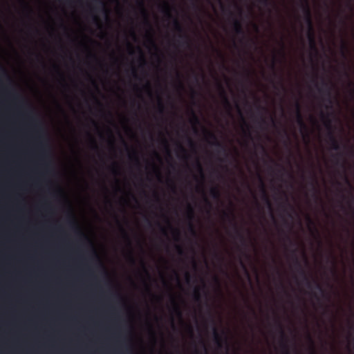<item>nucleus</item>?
<instances>
[{"mask_svg": "<svg viewBox=\"0 0 354 354\" xmlns=\"http://www.w3.org/2000/svg\"><path fill=\"white\" fill-rule=\"evenodd\" d=\"M29 119L38 136L41 157L43 160L47 159L49 157V147L47 142L46 141V133L42 124L41 122L32 114L29 115Z\"/></svg>", "mask_w": 354, "mask_h": 354, "instance_id": "nucleus-1", "label": "nucleus"}, {"mask_svg": "<svg viewBox=\"0 0 354 354\" xmlns=\"http://www.w3.org/2000/svg\"><path fill=\"white\" fill-rule=\"evenodd\" d=\"M230 15L232 17V30L234 34L237 36H241L239 43L244 47L248 48L257 44V41L254 39L249 38L246 37L245 32L243 28L241 20L234 17V15L232 12H230Z\"/></svg>", "mask_w": 354, "mask_h": 354, "instance_id": "nucleus-2", "label": "nucleus"}, {"mask_svg": "<svg viewBox=\"0 0 354 354\" xmlns=\"http://www.w3.org/2000/svg\"><path fill=\"white\" fill-rule=\"evenodd\" d=\"M294 259H295V266L298 268L299 272L301 274V276L302 277L303 281H304V283H305L306 286H307V288H309V289H312L313 284L314 283L315 286V288L319 292H320L322 293V296L326 297L328 300H329L330 299V297L326 294L325 290L323 288L322 285H320L316 280H314L313 281H312L310 279L309 277L307 275L306 271L302 268L300 262L299 261V259H298L297 257L295 255V253H294Z\"/></svg>", "mask_w": 354, "mask_h": 354, "instance_id": "nucleus-3", "label": "nucleus"}, {"mask_svg": "<svg viewBox=\"0 0 354 354\" xmlns=\"http://www.w3.org/2000/svg\"><path fill=\"white\" fill-rule=\"evenodd\" d=\"M329 116V114H326L323 111L321 112V118L328 131L327 136L331 147L335 151H339L341 149V146L338 140L335 136L333 122Z\"/></svg>", "mask_w": 354, "mask_h": 354, "instance_id": "nucleus-4", "label": "nucleus"}, {"mask_svg": "<svg viewBox=\"0 0 354 354\" xmlns=\"http://www.w3.org/2000/svg\"><path fill=\"white\" fill-rule=\"evenodd\" d=\"M223 215L225 218L229 220L230 222L232 223L235 232L236 237L239 240V241L243 245L246 246V239L235 221V215L234 214L233 210H230V212L223 211Z\"/></svg>", "mask_w": 354, "mask_h": 354, "instance_id": "nucleus-5", "label": "nucleus"}, {"mask_svg": "<svg viewBox=\"0 0 354 354\" xmlns=\"http://www.w3.org/2000/svg\"><path fill=\"white\" fill-rule=\"evenodd\" d=\"M212 323V330L214 342L218 348H222L223 345L225 346L227 351L229 350V342L227 337L226 336L224 331H223V336L221 335L218 331V329L215 325V322L213 318L211 319Z\"/></svg>", "mask_w": 354, "mask_h": 354, "instance_id": "nucleus-6", "label": "nucleus"}, {"mask_svg": "<svg viewBox=\"0 0 354 354\" xmlns=\"http://www.w3.org/2000/svg\"><path fill=\"white\" fill-rule=\"evenodd\" d=\"M300 7L304 14V19L307 25L308 30L314 28L312 19V13L308 0H301Z\"/></svg>", "mask_w": 354, "mask_h": 354, "instance_id": "nucleus-7", "label": "nucleus"}, {"mask_svg": "<svg viewBox=\"0 0 354 354\" xmlns=\"http://www.w3.org/2000/svg\"><path fill=\"white\" fill-rule=\"evenodd\" d=\"M295 115H296V121L297 124L299 126L301 132L303 134L304 137H308V128L304 122L301 111V106L298 102L295 103Z\"/></svg>", "mask_w": 354, "mask_h": 354, "instance_id": "nucleus-8", "label": "nucleus"}, {"mask_svg": "<svg viewBox=\"0 0 354 354\" xmlns=\"http://www.w3.org/2000/svg\"><path fill=\"white\" fill-rule=\"evenodd\" d=\"M203 132L207 136V137L212 140V142L210 144L217 148V151L218 153H223L225 156H227L228 153L226 147L218 140L216 136L213 132L208 131L205 127L203 128Z\"/></svg>", "mask_w": 354, "mask_h": 354, "instance_id": "nucleus-9", "label": "nucleus"}, {"mask_svg": "<svg viewBox=\"0 0 354 354\" xmlns=\"http://www.w3.org/2000/svg\"><path fill=\"white\" fill-rule=\"evenodd\" d=\"M276 324L279 331V333L281 335V346L283 350V354H290L289 351L288 345L287 344L288 339L285 334L283 325L278 319L276 321Z\"/></svg>", "mask_w": 354, "mask_h": 354, "instance_id": "nucleus-10", "label": "nucleus"}, {"mask_svg": "<svg viewBox=\"0 0 354 354\" xmlns=\"http://www.w3.org/2000/svg\"><path fill=\"white\" fill-rule=\"evenodd\" d=\"M307 38L309 43V46L311 50L317 52V44L315 39V33L314 28L308 29L307 31Z\"/></svg>", "mask_w": 354, "mask_h": 354, "instance_id": "nucleus-11", "label": "nucleus"}, {"mask_svg": "<svg viewBox=\"0 0 354 354\" xmlns=\"http://www.w3.org/2000/svg\"><path fill=\"white\" fill-rule=\"evenodd\" d=\"M259 180H260V190L262 194V199L266 203L267 206L269 207L270 209H272V204L270 202V200L269 198L268 194L267 193L266 185L263 181L262 178L259 176Z\"/></svg>", "mask_w": 354, "mask_h": 354, "instance_id": "nucleus-12", "label": "nucleus"}, {"mask_svg": "<svg viewBox=\"0 0 354 354\" xmlns=\"http://www.w3.org/2000/svg\"><path fill=\"white\" fill-rule=\"evenodd\" d=\"M194 209L192 208V207L190 205H189L188 208H187V218L189 219L188 227H189V232L194 236H196V232L194 226L192 223V220L194 219Z\"/></svg>", "mask_w": 354, "mask_h": 354, "instance_id": "nucleus-13", "label": "nucleus"}, {"mask_svg": "<svg viewBox=\"0 0 354 354\" xmlns=\"http://www.w3.org/2000/svg\"><path fill=\"white\" fill-rule=\"evenodd\" d=\"M137 1H138V4L139 7L140 8L141 13L145 18V24L150 28V30H152L151 24L148 19L147 11L145 8V4H144L143 0H137Z\"/></svg>", "mask_w": 354, "mask_h": 354, "instance_id": "nucleus-14", "label": "nucleus"}, {"mask_svg": "<svg viewBox=\"0 0 354 354\" xmlns=\"http://www.w3.org/2000/svg\"><path fill=\"white\" fill-rule=\"evenodd\" d=\"M318 90L320 93H325L328 96V101L329 103H331L330 100V87L328 85V84L325 82L322 81V86L320 88H318Z\"/></svg>", "mask_w": 354, "mask_h": 354, "instance_id": "nucleus-15", "label": "nucleus"}, {"mask_svg": "<svg viewBox=\"0 0 354 354\" xmlns=\"http://www.w3.org/2000/svg\"><path fill=\"white\" fill-rule=\"evenodd\" d=\"M257 109L259 113V120H257L256 121L259 123L260 127L267 124L266 120L262 113L263 111H266V108L262 107L259 105V106H257Z\"/></svg>", "mask_w": 354, "mask_h": 354, "instance_id": "nucleus-16", "label": "nucleus"}, {"mask_svg": "<svg viewBox=\"0 0 354 354\" xmlns=\"http://www.w3.org/2000/svg\"><path fill=\"white\" fill-rule=\"evenodd\" d=\"M237 109H238V111H239V113L241 115V120L243 121V123L244 124V126L246 127L245 129H243V133L244 134L248 137L249 138H252V136H251V133L250 131V126L248 125V124L246 122L244 117L243 116V114L241 113V111L239 108V106L237 105Z\"/></svg>", "mask_w": 354, "mask_h": 354, "instance_id": "nucleus-17", "label": "nucleus"}, {"mask_svg": "<svg viewBox=\"0 0 354 354\" xmlns=\"http://www.w3.org/2000/svg\"><path fill=\"white\" fill-rule=\"evenodd\" d=\"M127 48L129 55H134L136 52L140 54L142 53L140 47L138 46L135 48L129 41H127Z\"/></svg>", "mask_w": 354, "mask_h": 354, "instance_id": "nucleus-18", "label": "nucleus"}, {"mask_svg": "<svg viewBox=\"0 0 354 354\" xmlns=\"http://www.w3.org/2000/svg\"><path fill=\"white\" fill-rule=\"evenodd\" d=\"M191 114H192V117H191V119H190V122L193 125H194V132L197 133L198 130H197V128L196 127V126L201 124L200 120H199L198 117L197 116V115L195 113V112L193 110H192Z\"/></svg>", "mask_w": 354, "mask_h": 354, "instance_id": "nucleus-19", "label": "nucleus"}, {"mask_svg": "<svg viewBox=\"0 0 354 354\" xmlns=\"http://www.w3.org/2000/svg\"><path fill=\"white\" fill-rule=\"evenodd\" d=\"M147 43L150 46L151 48L157 51L159 50L158 47L153 39V35L151 32L147 36Z\"/></svg>", "mask_w": 354, "mask_h": 354, "instance_id": "nucleus-20", "label": "nucleus"}, {"mask_svg": "<svg viewBox=\"0 0 354 354\" xmlns=\"http://www.w3.org/2000/svg\"><path fill=\"white\" fill-rule=\"evenodd\" d=\"M201 288L199 286H196L194 290V300L197 302L201 301Z\"/></svg>", "mask_w": 354, "mask_h": 354, "instance_id": "nucleus-21", "label": "nucleus"}, {"mask_svg": "<svg viewBox=\"0 0 354 354\" xmlns=\"http://www.w3.org/2000/svg\"><path fill=\"white\" fill-rule=\"evenodd\" d=\"M210 194L214 199H219L221 196L220 191L217 187H212L210 189Z\"/></svg>", "mask_w": 354, "mask_h": 354, "instance_id": "nucleus-22", "label": "nucleus"}, {"mask_svg": "<svg viewBox=\"0 0 354 354\" xmlns=\"http://www.w3.org/2000/svg\"><path fill=\"white\" fill-rule=\"evenodd\" d=\"M171 302L174 306V312L176 314H178L180 317H181L182 313H181L180 308L179 306L177 304V303L176 302L175 299L173 297H171Z\"/></svg>", "mask_w": 354, "mask_h": 354, "instance_id": "nucleus-23", "label": "nucleus"}, {"mask_svg": "<svg viewBox=\"0 0 354 354\" xmlns=\"http://www.w3.org/2000/svg\"><path fill=\"white\" fill-rule=\"evenodd\" d=\"M120 231H121L123 238L127 241L129 245L131 246V240H130L128 233L120 225Z\"/></svg>", "mask_w": 354, "mask_h": 354, "instance_id": "nucleus-24", "label": "nucleus"}, {"mask_svg": "<svg viewBox=\"0 0 354 354\" xmlns=\"http://www.w3.org/2000/svg\"><path fill=\"white\" fill-rule=\"evenodd\" d=\"M195 166H196V168L197 169L198 171L200 173L202 178H204V173H203V167L200 162V161L197 159L196 162H195Z\"/></svg>", "mask_w": 354, "mask_h": 354, "instance_id": "nucleus-25", "label": "nucleus"}, {"mask_svg": "<svg viewBox=\"0 0 354 354\" xmlns=\"http://www.w3.org/2000/svg\"><path fill=\"white\" fill-rule=\"evenodd\" d=\"M316 184H317L316 178H315V176L313 175V182L311 183V185L315 192V196L317 199H318L319 196L317 195V189L316 187Z\"/></svg>", "mask_w": 354, "mask_h": 354, "instance_id": "nucleus-26", "label": "nucleus"}, {"mask_svg": "<svg viewBox=\"0 0 354 354\" xmlns=\"http://www.w3.org/2000/svg\"><path fill=\"white\" fill-rule=\"evenodd\" d=\"M223 102H224L225 106L228 109L229 114L231 115V111H231V105H230L229 100L227 99V97L225 95L224 92H223Z\"/></svg>", "mask_w": 354, "mask_h": 354, "instance_id": "nucleus-27", "label": "nucleus"}, {"mask_svg": "<svg viewBox=\"0 0 354 354\" xmlns=\"http://www.w3.org/2000/svg\"><path fill=\"white\" fill-rule=\"evenodd\" d=\"M340 49L343 53L348 50V43L345 39H342L340 44Z\"/></svg>", "mask_w": 354, "mask_h": 354, "instance_id": "nucleus-28", "label": "nucleus"}, {"mask_svg": "<svg viewBox=\"0 0 354 354\" xmlns=\"http://www.w3.org/2000/svg\"><path fill=\"white\" fill-rule=\"evenodd\" d=\"M178 151L182 153H183L185 155V159H187L188 158V156H187V151L185 149V148L181 145V144H178Z\"/></svg>", "mask_w": 354, "mask_h": 354, "instance_id": "nucleus-29", "label": "nucleus"}, {"mask_svg": "<svg viewBox=\"0 0 354 354\" xmlns=\"http://www.w3.org/2000/svg\"><path fill=\"white\" fill-rule=\"evenodd\" d=\"M158 111L160 114H163L165 112V106L161 101V100H159L158 101Z\"/></svg>", "mask_w": 354, "mask_h": 354, "instance_id": "nucleus-30", "label": "nucleus"}, {"mask_svg": "<svg viewBox=\"0 0 354 354\" xmlns=\"http://www.w3.org/2000/svg\"><path fill=\"white\" fill-rule=\"evenodd\" d=\"M176 241H179L180 232L178 229L171 228Z\"/></svg>", "mask_w": 354, "mask_h": 354, "instance_id": "nucleus-31", "label": "nucleus"}, {"mask_svg": "<svg viewBox=\"0 0 354 354\" xmlns=\"http://www.w3.org/2000/svg\"><path fill=\"white\" fill-rule=\"evenodd\" d=\"M176 250L178 252V254L180 256H183L184 255L185 252H184V250L183 248V247L180 245H176Z\"/></svg>", "mask_w": 354, "mask_h": 354, "instance_id": "nucleus-32", "label": "nucleus"}, {"mask_svg": "<svg viewBox=\"0 0 354 354\" xmlns=\"http://www.w3.org/2000/svg\"><path fill=\"white\" fill-rule=\"evenodd\" d=\"M191 93H192V97L193 98V100L196 101V97L198 95V92L194 88L192 87L191 88Z\"/></svg>", "mask_w": 354, "mask_h": 354, "instance_id": "nucleus-33", "label": "nucleus"}, {"mask_svg": "<svg viewBox=\"0 0 354 354\" xmlns=\"http://www.w3.org/2000/svg\"><path fill=\"white\" fill-rule=\"evenodd\" d=\"M260 3L263 5L264 6L268 7L271 6L272 1L271 0H258Z\"/></svg>", "mask_w": 354, "mask_h": 354, "instance_id": "nucleus-34", "label": "nucleus"}, {"mask_svg": "<svg viewBox=\"0 0 354 354\" xmlns=\"http://www.w3.org/2000/svg\"><path fill=\"white\" fill-rule=\"evenodd\" d=\"M287 206L290 207L292 209H293V207L288 203V198L286 196V201L284 203L281 204V207L283 208L284 211H286V207Z\"/></svg>", "mask_w": 354, "mask_h": 354, "instance_id": "nucleus-35", "label": "nucleus"}, {"mask_svg": "<svg viewBox=\"0 0 354 354\" xmlns=\"http://www.w3.org/2000/svg\"><path fill=\"white\" fill-rule=\"evenodd\" d=\"M307 220H308V223L310 225L313 226V229H314L315 232L316 233H318L317 230L315 227V223H314L313 221L312 220V218L310 216H308Z\"/></svg>", "mask_w": 354, "mask_h": 354, "instance_id": "nucleus-36", "label": "nucleus"}, {"mask_svg": "<svg viewBox=\"0 0 354 354\" xmlns=\"http://www.w3.org/2000/svg\"><path fill=\"white\" fill-rule=\"evenodd\" d=\"M142 265L143 270H144L145 274L147 276V277L149 279H151V276H150V274H149V272H148V270H147V268L145 266V263L143 261H142Z\"/></svg>", "mask_w": 354, "mask_h": 354, "instance_id": "nucleus-37", "label": "nucleus"}, {"mask_svg": "<svg viewBox=\"0 0 354 354\" xmlns=\"http://www.w3.org/2000/svg\"><path fill=\"white\" fill-rule=\"evenodd\" d=\"M132 156H133L136 165H140L139 159L137 155V152L136 151H133Z\"/></svg>", "mask_w": 354, "mask_h": 354, "instance_id": "nucleus-38", "label": "nucleus"}, {"mask_svg": "<svg viewBox=\"0 0 354 354\" xmlns=\"http://www.w3.org/2000/svg\"><path fill=\"white\" fill-rule=\"evenodd\" d=\"M162 142L165 145V149H166L167 151L168 152V153H169V148L167 140L165 138H164V139H162Z\"/></svg>", "mask_w": 354, "mask_h": 354, "instance_id": "nucleus-39", "label": "nucleus"}, {"mask_svg": "<svg viewBox=\"0 0 354 354\" xmlns=\"http://www.w3.org/2000/svg\"><path fill=\"white\" fill-rule=\"evenodd\" d=\"M335 158H337L336 163L338 165L339 163V158H343V153H338L337 154L335 155Z\"/></svg>", "mask_w": 354, "mask_h": 354, "instance_id": "nucleus-40", "label": "nucleus"}, {"mask_svg": "<svg viewBox=\"0 0 354 354\" xmlns=\"http://www.w3.org/2000/svg\"><path fill=\"white\" fill-rule=\"evenodd\" d=\"M185 276V280H186L187 283H189L190 279H191L190 274L188 272H186Z\"/></svg>", "mask_w": 354, "mask_h": 354, "instance_id": "nucleus-41", "label": "nucleus"}, {"mask_svg": "<svg viewBox=\"0 0 354 354\" xmlns=\"http://www.w3.org/2000/svg\"><path fill=\"white\" fill-rule=\"evenodd\" d=\"M129 261L132 263H135V259L133 256V253H132V251L130 252L129 253Z\"/></svg>", "mask_w": 354, "mask_h": 354, "instance_id": "nucleus-42", "label": "nucleus"}, {"mask_svg": "<svg viewBox=\"0 0 354 354\" xmlns=\"http://www.w3.org/2000/svg\"><path fill=\"white\" fill-rule=\"evenodd\" d=\"M187 140L189 145L192 148L195 147V143L194 142V141L189 137L187 138Z\"/></svg>", "mask_w": 354, "mask_h": 354, "instance_id": "nucleus-43", "label": "nucleus"}, {"mask_svg": "<svg viewBox=\"0 0 354 354\" xmlns=\"http://www.w3.org/2000/svg\"><path fill=\"white\" fill-rule=\"evenodd\" d=\"M98 2L100 3V4L101 5L102 8V10L104 12V13L106 15H107V10L105 8V6H104V3L102 1H98Z\"/></svg>", "mask_w": 354, "mask_h": 354, "instance_id": "nucleus-44", "label": "nucleus"}, {"mask_svg": "<svg viewBox=\"0 0 354 354\" xmlns=\"http://www.w3.org/2000/svg\"><path fill=\"white\" fill-rule=\"evenodd\" d=\"M68 223H69V224H70V225H71L73 227H76L75 223V221H74L73 218H71L68 220Z\"/></svg>", "mask_w": 354, "mask_h": 354, "instance_id": "nucleus-45", "label": "nucleus"}, {"mask_svg": "<svg viewBox=\"0 0 354 354\" xmlns=\"http://www.w3.org/2000/svg\"><path fill=\"white\" fill-rule=\"evenodd\" d=\"M232 46L235 49H238L239 47L238 43L235 41V39L232 40Z\"/></svg>", "mask_w": 354, "mask_h": 354, "instance_id": "nucleus-46", "label": "nucleus"}, {"mask_svg": "<svg viewBox=\"0 0 354 354\" xmlns=\"http://www.w3.org/2000/svg\"><path fill=\"white\" fill-rule=\"evenodd\" d=\"M253 28H254V31L256 32H259V26L257 24H253Z\"/></svg>", "mask_w": 354, "mask_h": 354, "instance_id": "nucleus-47", "label": "nucleus"}, {"mask_svg": "<svg viewBox=\"0 0 354 354\" xmlns=\"http://www.w3.org/2000/svg\"><path fill=\"white\" fill-rule=\"evenodd\" d=\"M240 263H241V266L243 267V269H244V270L245 271L246 274H247L248 275H249L248 272V270H247V269H246V267H245V266L244 263H243L241 260L240 261Z\"/></svg>", "mask_w": 354, "mask_h": 354, "instance_id": "nucleus-48", "label": "nucleus"}, {"mask_svg": "<svg viewBox=\"0 0 354 354\" xmlns=\"http://www.w3.org/2000/svg\"><path fill=\"white\" fill-rule=\"evenodd\" d=\"M158 225L160 226V230H161V232L162 233L164 234V235H167V231L165 230V228H164L163 227H162L160 223H158Z\"/></svg>", "mask_w": 354, "mask_h": 354, "instance_id": "nucleus-49", "label": "nucleus"}, {"mask_svg": "<svg viewBox=\"0 0 354 354\" xmlns=\"http://www.w3.org/2000/svg\"><path fill=\"white\" fill-rule=\"evenodd\" d=\"M145 221L147 224V225L149 227H152V224H151V221L148 218H145Z\"/></svg>", "mask_w": 354, "mask_h": 354, "instance_id": "nucleus-50", "label": "nucleus"}, {"mask_svg": "<svg viewBox=\"0 0 354 354\" xmlns=\"http://www.w3.org/2000/svg\"><path fill=\"white\" fill-rule=\"evenodd\" d=\"M194 81H195V83H196V85H199L200 84L199 78H198V77L197 75L194 76Z\"/></svg>", "mask_w": 354, "mask_h": 354, "instance_id": "nucleus-51", "label": "nucleus"}, {"mask_svg": "<svg viewBox=\"0 0 354 354\" xmlns=\"http://www.w3.org/2000/svg\"><path fill=\"white\" fill-rule=\"evenodd\" d=\"M131 35L132 37L134 39V40L137 39V37H136V32L134 30H132L131 32Z\"/></svg>", "mask_w": 354, "mask_h": 354, "instance_id": "nucleus-52", "label": "nucleus"}, {"mask_svg": "<svg viewBox=\"0 0 354 354\" xmlns=\"http://www.w3.org/2000/svg\"><path fill=\"white\" fill-rule=\"evenodd\" d=\"M116 167H117V165L114 164V167L113 169V172H114L115 174H118Z\"/></svg>", "mask_w": 354, "mask_h": 354, "instance_id": "nucleus-53", "label": "nucleus"}, {"mask_svg": "<svg viewBox=\"0 0 354 354\" xmlns=\"http://www.w3.org/2000/svg\"><path fill=\"white\" fill-rule=\"evenodd\" d=\"M92 142L93 143V148L97 149V145H96V143H95V140L93 139H92Z\"/></svg>", "mask_w": 354, "mask_h": 354, "instance_id": "nucleus-54", "label": "nucleus"}, {"mask_svg": "<svg viewBox=\"0 0 354 354\" xmlns=\"http://www.w3.org/2000/svg\"><path fill=\"white\" fill-rule=\"evenodd\" d=\"M310 120L314 124H317V120L313 116L310 117Z\"/></svg>", "mask_w": 354, "mask_h": 354, "instance_id": "nucleus-55", "label": "nucleus"}, {"mask_svg": "<svg viewBox=\"0 0 354 354\" xmlns=\"http://www.w3.org/2000/svg\"><path fill=\"white\" fill-rule=\"evenodd\" d=\"M154 197L156 198L157 201H160L159 196L157 193H154Z\"/></svg>", "mask_w": 354, "mask_h": 354, "instance_id": "nucleus-56", "label": "nucleus"}, {"mask_svg": "<svg viewBox=\"0 0 354 354\" xmlns=\"http://www.w3.org/2000/svg\"><path fill=\"white\" fill-rule=\"evenodd\" d=\"M280 43H281V46H282L283 48H285V43H284L283 39H281V40L280 41Z\"/></svg>", "mask_w": 354, "mask_h": 354, "instance_id": "nucleus-57", "label": "nucleus"}, {"mask_svg": "<svg viewBox=\"0 0 354 354\" xmlns=\"http://www.w3.org/2000/svg\"><path fill=\"white\" fill-rule=\"evenodd\" d=\"M345 165H346V161L344 160L342 163H341V166L343 167V168H345Z\"/></svg>", "mask_w": 354, "mask_h": 354, "instance_id": "nucleus-58", "label": "nucleus"}, {"mask_svg": "<svg viewBox=\"0 0 354 354\" xmlns=\"http://www.w3.org/2000/svg\"><path fill=\"white\" fill-rule=\"evenodd\" d=\"M91 123H92L94 126H95V127H97V124L96 123V122H95V120H91Z\"/></svg>", "mask_w": 354, "mask_h": 354, "instance_id": "nucleus-59", "label": "nucleus"}, {"mask_svg": "<svg viewBox=\"0 0 354 354\" xmlns=\"http://www.w3.org/2000/svg\"><path fill=\"white\" fill-rule=\"evenodd\" d=\"M122 143L124 144V145L125 146V147H126L127 149H129L128 145H127V144L126 143V142H125L124 140H122Z\"/></svg>", "mask_w": 354, "mask_h": 354, "instance_id": "nucleus-60", "label": "nucleus"}, {"mask_svg": "<svg viewBox=\"0 0 354 354\" xmlns=\"http://www.w3.org/2000/svg\"><path fill=\"white\" fill-rule=\"evenodd\" d=\"M345 180H346V183H347L350 186H351V183H350V182H349V180H348V178L346 177V176H345Z\"/></svg>", "mask_w": 354, "mask_h": 354, "instance_id": "nucleus-61", "label": "nucleus"}, {"mask_svg": "<svg viewBox=\"0 0 354 354\" xmlns=\"http://www.w3.org/2000/svg\"><path fill=\"white\" fill-rule=\"evenodd\" d=\"M205 201L206 202V203L207 205H210V203H209V201H208V199L206 197H205Z\"/></svg>", "mask_w": 354, "mask_h": 354, "instance_id": "nucleus-62", "label": "nucleus"}, {"mask_svg": "<svg viewBox=\"0 0 354 354\" xmlns=\"http://www.w3.org/2000/svg\"><path fill=\"white\" fill-rule=\"evenodd\" d=\"M174 274H175L177 280L179 281V276H178V273L176 272H174Z\"/></svg>", "mask_w": 354, "mask_h": 354, "instance_id": "nucleus-63", "label": "nucleus"}, {"mask_svg": "<svg viewBox=\"0 0 354 354\" xmlns=\"http://www.w3.org/2000/svg\"><path fill=\"white\" fill-rule=\"evenodd\" d=\"M236 7H237V9H238L239 13L241 14L242 13V9L240 7H239L238 6H236Z\"/></svg>", "mask_w": 354, "mask_h": 354, "instance_id": "nucleus-64", "label": "nucleus"}]
</instances>
